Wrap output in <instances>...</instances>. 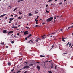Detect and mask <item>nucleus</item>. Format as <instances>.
Wrapping results in <instances>:
<instances>
[{"instance_id": "obj_3", "label": "nucleus", "mask_w": 73, "mask_h": 73, "mask_svg": "<svg viewBox=\"0 0 73 73\" xmlns=\"http://www.w3.org/2000/svg\"><path fill=\"white\" fill-rule=\"evenodd\" d=\"M29 33H28V31H25L24 32V34L25 35H27Z\"/></svg>"}, {"instance_id": "obj_21", "label": "nucleus", "mask_w": 73, "mask_h": 73, "mask_svg": "<svg viewBox=\"0 0 73 73\" xmlns=\"http://www.w3.org/2000/svg\"><path fill=\"white\" fill-rule=\"evenodd\" d=\"M32 14L31 13H29V15H28V16H32Z\"/></svg>"}, {"instance_id": "obj_46", "label": "nucleus", "mask_w": 73, "mask_h": 73, "mask_svg": "<svg viewBox=\"0 0 73 73\" xmlns=\"http://www.w3.org/2000/svg\"><path fill=\"white\" fill-rule=\"evenodd\" d=\"M25 40H27V39H28L26 37L25 38Z\"/></svg>"}, {"instance_id": "obj_41", "label": "nucleus", "mask_w": 73, "mask_h": 73, "mask_svg": "<svg viewBox=\"0 0 73 73\" xmlns=\"http://www.w3.org/2000/svg\"><path fill=\"white\" fill-rule=\"evenodd\" d=\"M38 26V25H36V26H35V27H37Z\"/></svg>"}, {"instance_id": "obj_22", "label": "nucleus", "mask_w": 73, "mask_h": 73, "mask_svg": "<svg viewBox=\"0 0 73 73\" xmlns=\"http://www.w3.org/2000/svg\"><path fill=\"white\" fill-rule=\"evenodd\" d=\"M62 40L63 42H65V41L64 40V38H62Z\"/></svg>"}, {"instance_id": "obj_12", "label": "nucleus", "mask_w": 73, "mask_h": 73, "mask_svg": "<svg viewBox=\"0 0 73 73\" xmlns=\"http://www.w3.org/2000/svg\"><path fill=\"white\" fill-rule=\"evenodd\" d=\"M46 35H43V36H42V39H44V38H46V36L44 38V37Z\"/></svg>"}, {"instance_id": "obj_8", "label": "nucleus", "mask_w": 73, "mask_h": 73, "mask_svg": "<svg viewBox=\"0 0 73 73\" xmlns=\"http://www.w3.org/2000/svg\"><path fill=\"white\" fill-rule=\"evenodd\" d=\"M7 30H4L3 31V33H7Z\"/></svg>"}, {"instance_id": "obj_45", "label": "nucleus", "mask_w": 73, "mask_h": 73, "mask_svg": "<svg viewBox=\"0 0 73 73\" xmlns=\"http://www.w3.org/2000/svg\"><path fill=\"white\" fill-rule=\"evenodd\" d=\"M27 63H28V62H24V64H27Z\"/></svg>"}, {"instance_id": "obj_55", "label": "nucleus", "mask_w": 73, "mask_h": 73, "mask_svg": "<svg viewBox=\"0 0 73 73\" xmlns=\"http://www.w3.org/2000/svg\"><path fill=\"white\" fill-rule=\"evenodd\" d=\"M67 0H64V2H65V1H66Z\"/></svg>"}, {"instance_id": "obj_34", "label": "nucleus", "mask_w": 73, "mask_h": 73, "mask_svg": "<svg viewBox=\"0 0 73 73\" xmlns=\"http://www.w3.org/2000/svg\"><path fill=\"white\" fill-rule=\"evenodd\" d=\"M51 1H52V0H49L48 1V2H51Z\"/></svg>"}, {"instance_id": "obj_60", "label": "nucleus", "mask_w": 73, "mask_h": 73, "mask_svg": "<svg viewBox=\"0 0 73 73\" xmlns=\"http://www.w3.org/2000/svg\"><path fill=\"white\" fill-rule=\"evenodd\" d=\"M22 58H21V59H20V60H22Z\"/></svg>"}, {"instance_id": "obj_16", "label": "nucleus", "mask_w": 73, "mask_h": 73, "mask_svg": "<svg viewBox=\"0 0 73 73\" xmlns=\"http://www.w3.org/2000/svg\"><path fill=\"white\" fill-rule=\"evenodd\" d=\"M29 66H33V64H29Z\"/></svg>"}, {"instance_id": "obj_26", "label": "nucleus", "mask_w": 73, "mask_h": 73, "mask_svg": "<svg viewBox=\"0 0 73 73\" xmlns=\"http://www.w3.org/2000/svg\"><path fill=\"white\" fill-rule=\"evenodd\" d=\"M38 39H37L35 40V41H36V42H38Z\"/></svg>"}, {"instance_id": "obj_48", "label": "nucleus", "mask_w": 73, "mask_h": 73, "mask_svg": "<svg viewBox=\"0 0 73 73\" xmlns=\"http://www.w3.org/2000/svg\"><path fill=\"white\" fill-rule=\"evenodd\" d=\"M48 6V5H46V8H47V7Z\"/></svg>"}, {"instance_id": "obj_30", "label": "nucleus", "mask_w": 73, "mask_h": 73, "mask_svg": "<svg viewBox=\"0 0 73 73\" xmlns=\"http://www.w3.org/2000/svg\"><path fill=\"white\" fill-rule=\"evenodd\" d=\"M14 70H15V69H14V68L13 69L11 70V72H13V71H14Z\"/></svg>"}, {"instance_id": "obj_49", "label": "nucleus", "mask_w": 73, "mask_h": 73, "mask_svg": "<svg viewBox=\"0 0 73 73\" xmlns=\"http://www.w3.org/2000/svg\"><path fill=\"white\" fill-rule=\"evenodd\" d=\"M54 45H52V49L54 47Z\"/></svg>"}, {"instance_id": "obj_52", "label": "nucleus", "mask_w": 73, "mask_h": 73, "mask_svg": "<svg viewBox=\"0 0 73 73\" xmlns=\"http://www.w3.org/2000/svg\"><path fill=\"white\" fill-rule=\"evenodd\" d=\"M20 25H19L18 26V27H20Z\"/></svg>"}, {"instance_id": "obj_32", "label": "nucleus", "mask_w": 73, "mask_h": 73, "mask_svg": "<svg viewBox=\"0 0 73 73\" xmlns=\"http://www.w3.org/2000/svg\"><path fill=\"white\" fill-rule=\"evenodd\" d=\"M48 72H49V73H52V72L50 71H49Z\"/></svg>"}, {"instance_id": "obj_29", "label": "nucleus", "mask_w": 73, "mask_h": 73, "mask_svg": "<svg viewBox=\"0 0 73 73\" xmlns=\"http://www.w3.org/2000/svg\"><path fill=\"white\" fill-rule=\"evenodd\" d=\"M72 44L70 43V44H69V47H70L71 46V45Z\"/></svg>"}, {"instance_id": "obj_61", "label": "nucleus", "mask_w": 73, "mask_h": 73, "mask_svg": "<svg viewBox=\"0 0 73 73\" xmlns=\"http://www.w3.org/2000/svg\"><path fill=\"white\" fill-rule=\"evenodd\" d=\"M35 21H36V19H35Z\"/></svg>"}, {"instance_id": "obj_11", "label": "nucleus", "mask_w": 73, "mask_h": 73, "mask_svg": "<svg viewBox=\"0 0 73 73\" xmlns=\"http://www.w3.org/2000/svg\"><path fill=\"white\" fill-rule=\"evenodd\" d=\"M17 27H16V26H13L12 27V28L16 29Z\"/></svg>"}, {"instance_id": "obj_10", "label": "nucleus", "mask_w": 73, "mask_h": 73, "mask_svg": "<svg viewBox=\"0 0 73 73\" xmlns=\"http://www.w3.org/2000/svg\"><path fill=\"white\" fill-rule=\"evenodd\" d=\"M14 20V18H10L9 19V20L11 21H12V20Z\"/></svg>"}, {"instance_id": "obj_40", "label": "nucleus", "mask_w": 73, "mask_h": 73, "mask_svg": "<svg viewBox=\"0 0 73 73\" xmlns=\"http://www.w3.org/2000/svg\"><path fill=\"white\" fill-rule=\"evenodd\" d=\"M45 23L44 22H43V23L42 24H43V25H45Z\"/></svg>"}, {"instance_id": "obj_36", "label": "nucleus", "mask_w": 73, "mask_h": 73, "mask_svg": "<svg viewBox=\"0 0 73 73\" xmlns=\"http://www.w3.org/2000/svg\"><path fill=\"white\" fill-rule=\"evenodd\" d=\"M54 34V33H52V34H49L48 35H47V36H48V35H52V34Z\"/></svg>"}, {"instance_id": "obj_2", "label": "nucleus", "mask_w": 73, "mask_h": 73, "mask_svg": "<svg viewBox=\"0 0 73 73\" xmlns=\"http://www.w3.org/2000/svg\"><path fill=\"white\" fill-rule=\"evenodd\" d=\"M27 68H29V66H27V65H25L24 66V67L23 68V69H26Z\"/></svg>"}, {"instance_id": "obj_47", "label": "nucleus", "mask_w": 73, "mask_h": 73, "mask_svg": "<svg viewBox=\"0 0 73 73\" xmlns=\"http://www.w3.org/2000/svg\"><path fill=\"white\" fill-rule=\"evenodd\" d=\"M62 4V2H61L60 3H59V4Z\"/></svg>"}, {"instance_id": "obj_54", "label": "nucleus", "mask_w": 73, "mask_h": 73, "mask_svg": "<svg viewBox=\"0 0 73 73\" xmlns=\"http://www.w3.org/2000/svg\"><path fill=\"white\" fill-rule=\"evenodd\" d=\"M56 17H57V18H58V17H59V16H56Z\"/></svg>"}, {"instance_id": "obj_7", "label": "nucleus", "mask_w": 73, "mask_h": 73, "mask_svg": "<svg viewBox=\"0 0 73 73\" xmlns=\"http://www.w3.org/2000/svg\"><path fill=\"white\" fill-rule=\"evenodd\" d=\"M26 28H27V30H29V29H30V28H29L28 27L26 26Z\"/></svg>"}, {"instance_id": "obj_35", "label": "nucleus", "mask_w": 73, "mask_h": 73, "mask_svg": "<svg viewBox=\"0 0 73 73\" xmlns=\"http://www.w3.org/2000/svg\"><path fill=\"white\" fill-rule=\"evenodd\" d=\"M17 35L18 36H20V33H17Z\"/></svg>"}, {"instance_id": "obj_50", "label": "nucleus", "mask_w": 73, "mask_h": 73, "mask_svg": "<svg viewBox=\"0 0 73 73\" xmlns=\"http://www.w3.org/2000/svg\"><path fill=\"white\" fill-rule=\"evenodd\" d=\"M27 39H28V38H29V36H28V37H27Z\"/></svg>"}, {"instance_id": "obj_43", "label": "nucleus", "mask_w": 73, "mask_h": 73, "mask_svg": "<svg viewBox=\"0 0 73 73\" xmlns=\"http://www.w3.org/2000/svg\"><path fill=\"white\" fill-rule=\"evenodd\" d=\"M27 71H25L24 73H27Z\"/></svg>"}, {"instance_id": "obj_9", "label": "nucleus", "mask_w": 73, "mask_h": 73, "mask_svg": "<svg viewBox=\"0 0 73 73\" xmlns=\"http://www.w3.org/2000/svg\"><path fill=\"white\" fill-rule=\"evenodd\" d=\"M37 68H38V70H39L40 69V67L39 66L37 65Z\"/></svg>"}, {"instance_id": "obj_33", "label": "nucleus", "mask_w": 73, "mask_h": 73, "mask_svg": "<svg viewBox=\"0 0 73 73\" xmlns=\"http://www.w3.org/2000/svg\"><path fill=\"white\" fill-rule=\"evenodd\" d=\"M54 20H55V19H56V16H55L54 17Z\"/></svg>"}, {"instance_id": "obj_14", "label": "nucleus", "mask_w": 73, "mask_h": 73, "mask_svg": "<svg viewBox=\"0 0 73 73\" xmlns=\"http://www.w3.org/2000/svg\"><path fill=\"white\" fill-rule=\"evenodd\" d=\"M18 8V7H17L16 8H15V9H14L13 10V11H15V10H16Z\"/></svg>"}, {"instance_id": "obj_6", "label": "nucleus", "mask_w": 73, "mask_h": 73, "mask_svg": "<svg viewBox=\"0 0 73 73\" xmlns=\"http://www.w3.org/2000/svg\"><path fill=\"white\" fill-rule=\"evenodd\" d=\"M73 28V26H72L70 27H69L68 28V30L70 28Z\"/></svg>"}, {"instance_id": "obj_39", "label": "nucleus", "mask_w": 73, "mask_h": 73, "mask_svg": "<svg viewBox=\"0 0 73 73\" xmlns=\"http://www.w3.org/2000/svg\"><path fill=\"white\" fill-rule=\"evenodd\" d=\"M46 12L47 13H49V11H47V10H46Z\"/></svg>"}, {"instance_id": "obj_57", "label": "nucleus", "mask_w": 73, "mask_h": 73, "mask_svg": "<svg viewBox=\"0 0 73 73\" xmlns=\"http://www.w3.org/2000/svg\"><path fill=\"white\" fill-rule=\"evenodd\" d=\"M11 23V22L10 21H9V23Z\"/></svg>"}, {"instance_id": "obj_5", "label": "nucleus", "mask_w": 73, "mask_h": 73, "mask_svg": "<svg viewBox=\"0 0 73 73\" xmlns=\"http://www.w3.org/2000/svg\"><path fill=\"white\" fill-rule=\"evenodd\" d=\"M6 15V14H5L2 15L1 16H0V18H1V17H3Z\"/></svg>"}, {"instance_id": "obj_64", "label": "nucleus", "mask_w": 73, "mask_h": 73, "mask_svg": "<svg viewBox=\"0 0 73 73\" xmlns=\"http://www.w3.org/2000/svg\"><path fill=\"white\" fill-rule=\"evenodd\" d=\"M72 35L73 36V33H72Z\"/></svg>"}, {"instance_id": "obj_17", "label": "nucleus", "mask_w": 73, "mask_h": 73, "mask_svg": "<svg viewBox=\"0 0 73 73\" xmlns=\"http://www.w3.org/2000/svg\"><path fill=\"white\" fill-rule=\"evenodd\" d=\"M38 21V20H36V24H38V23L37 22Z\"/></svg>"}, {"instance_id": "obj_37", "label": "nucleus", "mask_w": 73, "mask_h": 73, "mask_svg": "<svg viewBox=\"0 0 73 73\" xmlns=\"http://www.w3.org/2000/svg\"><path fill=\"white\" fill-rule=\"evenodd\" d=\"M69 42H68V43H67V44L66 45L67 46H68L69 45Z\"/></svg>"}, {"instance_id": "obj_62", "label": "nucleus", "mask_w": 73, "mask_h": 73, "mask_svg": "<svg viewBox=\"0 0 73 73\" xmlns=\"http://www.w3.org/2000/svg\"><path fill=\"white\" fill-rule=\"evenodd\" d=\"M37 63H38V64H39V62H37Z\"/></svg>"}, {"instance_id": "obj_51", "label": "nucleus", "mask_w": 73, "mask_h": 73, "mask_svg": "<svg viewBox=\"0 0 73 73\" xmlns=\"http://www.w3.org/2000/svg\"><path fill=\"white\" fill-rule=\"evenodd\" d=\"M11 17H13V15H11Z\"/></svg>"}, {"instance_id": "obj_28", "label": "nucleus", "mask_w": 73, "mask_h": 73, "mask_svg": "<svg viewBox=\"0 0 73 73\" xmlns=\"http://www.w3.org/2000/svg\"><path fill=\"white\" fill-rule=\"evenodd\" d=\"M19 14H20V15L22 14V13H21L20 11H19Z\"/></svg>"}, {"instance_id": "obj_24", "label": "nucleus", "mask_w": 73, "mask_h": 73, "mask_svg": "<svg viewBox=\"0 0 73 73\" xmlns=\"http://www.w3.org/2000/svg\"><path fill=\"white\" fill-rule=\"evenodd\" d=\"M19 72H21V71L20 70H19L18 71V72H17V73H19Z\"/></svg>"}, {"instance_id": "obj_13", "label": "nucleus", "mask_w": 73, "mask_h": 73, "mask_svg": "<svg viewBox=\"0 0 73 73\" xmlns=\"http://www.w3.org/2000/svg\"><path fill=\"white\" fill-rule=\"evenodd\" d=\"M8 65L10 66L11 65V64L10 62H8Z\"/></svg>"}, {"instance_id": "obj_31", "label": "nucleus", "mask_w": 73, "mask_h": 73, "mask_svg": "<svg viewBox=\"0 0 73 73\" xmlns=\"http://www.w3.org/2000/svg\"><path fill=\"white\" fill-rule=\"evenodd\" d=\"M18 2H20V1H21V0H19L17 1Z\"/></svg>"}, {"instance_id": "obj_27", "label": "nucleus", "mask_w": 73, "mask_h": 73, "mask_svg": "<svg viewBox=\"0 0 73 73\" xmlns=\"http://www.w3.org/2000/svg\"><path fill=\"white\" fill-rule=\"evenodd\" d=\"M67 52H66V53H64L63 54H62V55H65V54H67Z\"/></svg>"}, {"instance_id": "obj_20", "label": "nucleus", "mask_w": 73, "mask_h": 73, "mask_svg": "<svg viewBox=\"0 0 73 73\" xmlns=\"http://www.w3.org/2000/svg\"><path fill=\"white\" fill-rule=\"evenodd\" d=\"M32 36V34H29V36H29V37H30L31 36Z\"/></svg>"}, {"instance_id": "obj_4", "label": "nucleus", "mask_w": 73, "mask_h": 73, "mask_svg": "<svg viewBox=\"0 0 73 73\" xmlns=\"http://www.w3.org/2000/svg\"><path fill=\"white\" fill-rule=\"evenodd\" d=\"M13 31H10V32H9L8 33V34H11V33H13Z\"/></svg>"}, {"instance_id": "obj_1", "label": "nucleus", "mask_w": 73, "mask_h": 73, "mask_svg": "<svg viewBox=\"0 0 73 73\" xmlns=\"http://www.w3.org/2000/svg\"><path fill=\"white\" fill-rule=\"evenodd\" d=\"M53 19V17H50L47 19V20H46L47 22H50Z\"/></svg>"}, {"instance_id": "obj_58", "label": "nucleus", "mask_w": 73, "mask_h": 73, "mask_svg": "<svg viewBox=\"0 0 73 73\" xmlns=\"http://www.w3.org/2000/svg\"><path fill=\"white\" fill-rule=\"evenodd\" d=\"M61 17H62V15H61V16H60L59 17L60 18H61Z\"/></svg>"}, {"instance_id": "obj_15", "label": "nucleus", "mask_w": 73, "mask_h": 73, "mask_svg": "<svg viewBox=\"0 0 73 73\" xmlns=\"http://www.w3.org/2000/svg\"><path fill=\"white\" fill-rule=\"evenodd\" d=\"M40 57H45V56H43L42 55H40Z\"/></svg>"}, {"instance_id": "obj_23", "label": "nucleus", "mask_w": 73, "mask_h": 73, "mask_svg": "<svg viewBox=\"0 0 73 73\" xmlns=\"http://www.w3.org/2000/svg\"><path fill=\"white\" fill-rule=\"evenodd\" d=\"M53 65L52 64V66L51 67V68H53Z\"/></svg>"}, {"instance_id": "obj_42", "label": "nucleus", "mask_w": 73, "mask_h": 73, "mask_svg": "<svg viewBox=\"0 0 73 73\" xmlns=\"http://www.w3.org/2000/svg\"><path fill=\"white\" fill-rule=\"evenodd\" d=\"M6 48H8V46H6Z\"/></svg>"}, {"instance_id": "obj_63", "label": "nucleus", "mask_w": 73, "mask_h": 73, "mask_svg": "<svg viewBox=\"0 0 73 73\" xmlns=\"http://www.w3.org/2000/svg\"><path fill=\"white\" fill-rule=\"evenodd\" d=\"M5 19H7V17H6L5 18Z\"/></svg>"}, {"instance_id": "obj_56", "label": "nucleus", "mask_w": 73, "mask_h": 73, "mask_svg": "<svg viewBox=\"0 0 73 73\" xmlns=\"http://www.w3.org/2000/svg\"><path fill=\"white\" fill-rule=\"evenodd\" d=\"M35 13H38V12H36V11H35Z\"/></svg>"}, {"instance_id": "obj_18", "label": "nucleus", "mask_w": 73, "mask_h": 73, "mask_svg": "<svg viewBox=\"0 0 73 73\" xmlns=\"http://www.w3.org/2000/svg\"><path fill=\"white\" fill-rule=\"evenodd\" d=\"M5 44L4 42H1V45H4Z\"/></svg>"}, {"instance_id": "obj_19", "label": "nucleus", "mask_w": 73, "mask_h": 73, "mask_svg": "<svg viewBox=\"0 0 73 73\" xmlns=\"http://www.w3.org/2000/svg\"><path fill=\"white\" fill-rule=\"evenodd\" d=\"M14 42H15V41H14V40H13V41H11V43L12 44L14 43Z\"/></svg>"}, {"instance_id": "obj_59", "label": "nucleus", "mask_w": 73, "mask_h": 73, "mask_svg": "<svg viewBox=\"0 0 73 73\" xmlns=\"http://www.w3.org/2000/svg\"><path fill=\"white\" fill-rule=\"evenodd\" d=\"M72 46H73V45H72V46H71V48H72Z\"/></svg>"}, {"instance_id": "obj_25", "label": "nucleus", "mask_w": 73, "mask_h": 73, "mask_svg": "<svg viewBox=\"0 0 73 73\" xmlns=\"http://www.w3.org/2000/svg\"><path fill=\"white\" fill-rule=\"evenodd\" d=\"M18 19H19V20H21V17H18Z\"/></svg>"}, {"instance_id": "obj_38", "label": "nucleus", "mask_w": 73, "mask_h": 73, "mask_svg": "<svg viewBox=\"0 0 73 73\" xmlns=\"http://www.w3.org/2000/svg\"><path fill=\"white\" fill-rule=\"evenodd\" d=\"M37 39H38V41L41 40L40 38H37Z\"/></svg>"}, {"instance_id": "obj_44", "label": "nucleus", "mask_w": 73, "mask_h": 73, "mask_svg": "<svg viewBox=\"0 0 73 73\" xmlns=\"http://www.w3.org/2000/svg\"><path fill=\"white\" fill-rule=\"evenodd\" d=\"M56 66H55V69H56Z\"/></svg>"}, {"instance_id": "obj_53", "label": "nucleus", "mask_w": 73, "mask_h": 73, "mask_svg": "<svg viewBox=\"0 0 73 73\" xmlns=\"http://www.w3.org/2000/svg\"><path fill=\"white\" fill-rule=\"evenodd\" d=\"M30 41H29L28 42V43H30Z\"/></svg>"}]
</instances>
